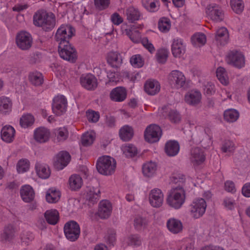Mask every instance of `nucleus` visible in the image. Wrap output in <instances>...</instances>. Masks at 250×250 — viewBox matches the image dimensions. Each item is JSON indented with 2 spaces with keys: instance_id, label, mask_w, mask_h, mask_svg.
<instances>
[{
  "instance_id": "obj_17",
  "label": "nucleus",
  "mask_w": 250,
  "mask_h": 250,
  "mask_svg": "<svg viewBox=\"0 0 250 250\" xmlns=\"http://www.w3.org/2000/svg\"><path fill=\"white\" fill-rule=\"evenodd\" d=\"M50 130L44 127H39L35 129L33 137L38 143L43 144L47 142L50 137Z\"/></svg>"
},
{
  "instance_id": "obj_63",
  "label": "nucleus",
  "mask_w": 250,
  "mask_h": 250,
  "mask_svg": "<svg viewBox=\"0 0 250 250\" xmlns=\"http://www.w3.org/2000/svg\"><path fill=\"white\" fill-rule=\"evenodd\" d=\"M204 92L205 94L208 95L213 94L215 92L214 85L210 82H208L204 85Z\"/></svg>"
},
{
  "instance_id": "obj_30",
  "label": "nucleus",
  "mask_w": 250,
  "mask_h": 250,
  "mask_svg": "<svg viewBox=\"0 0 250 250\" xmlns=\"http://www.w3.org/2000/svg\"><path fill=\"white\" fill-rule=\"evenodd\" d=\"M35 169L38 176L42 179H47L50 175L49 167L45 164L37 163L35 165Z\"/></svg>"
},
{
  "instance_id": "obj_50",
  "label": "nucleus",
  "mask_w": 250,
  "mask_h": 250,
  "mask_svg": "<svg viewBox=\"0 0 250 250\" xmlns=\"http://www.w3.org/2000/svg\"><path fill=\"white\" fill-rule=\"evenodd\" d=\"M216 76L219 81L223 84L227 85L229 83V78L225 69L219 67L216 70Z\"/></svg>"
},
{
  "instance_id": "obj_4",
  "label": "nucleus",
  "mask_w": 250,
  "mask_h": 250,
  "mask_svg": "<svg viewBox=\"0 0 250 250\" xmlns=\"http://www.w3.org/2000/svg\"><path fill=\"white\" fill-rule=\"evenodd\" d=\"M75 29L70 24H62L57 29L55 40L58 44L68 43L69 40L74 35Z\"/></svg>"
},
{
  "instance_id": "obj_22",
  "label": "nucleus",
  "mask_w": 250,
  "mask_h": 250,
  "mask_svg": "<svg viewBox=\"0 0 250 250\" xmlns=\"http://www.w3.org/2000/svg\"><path fill=\"white\" fill-rule=\"evenodd\" d=\"M71 156L69 153L66 151L60 152L56 156V161L55 166L59 169H63L69 163Z\"/></svg>"
},
{
  "instance_id": "obj_52",
  "label": "nucleus",
  "mask_w": 250,
  "mask_h": 250,
  "mask_svg": "<svg viewBox=\"0 0 250 250\" xmlns=\"http://www.w3.org/2000/svg\"><path fill=\"white\" fill-rule=\"evenodd\" d=\"M235 149L234 143L230 140H225L222 145L221 150L223 152L233 153Z\"/></svg>"
},
{
  "instance_id": "obj_46",
  "label": "nucleus",
  "mask_w": 250,
  "mask_h": 250,
  "mask_svg": "<svg viewBox=\"0 0 250 250\" xmlns=\"http://www.w3.org/2000/svg\"><path fill=\"white\" fill-rule=\"evenodd\" d=\"M148 224V221L145 218L137 216L134 220V226L137 230H141L146 228Z\"/></svg>"
},
{
  "instance_id": "obj_45",
  "label": "nucleus",
  "mask_w": 250,
  "mask_h": 250,
  "mask_svg": "<svg viewBox=\"0 0 250 250\" xmlns=\"http://www.w3.org/2000/svg\"><path fill=\"white\" fill-rule=\"evenodd\" d=\"M123 151L125 156L128 158L133 157L138 154L137 147L132 144H128L124 146Z\"/></svg>"
},
{
  "instance_id": "obj_48",
  "label": "nucleus",
  "mask_w": 250,
  "mask_h": 250,
  "mask_svg": "<svg viewBox=\"0 0 250 250\" xmlns=\"http://www.w3.org/2000/svg\"><path fill=\"white\" fill-rule=\"evenodd\" d=\"M158 0H142L144 7L150 12H155L158 10L156 3Z\"/></svg>"
},
{
  "instance_id": "obj_61",
  "label": "nucleus",
  "mask_w": 250,
  "mask_h": 250,
  "mask_svg": "<svg viewBox=\"0 0 250 250\" xmlns=\"http://www.w3.org/2000/svg\"><path fill=\"white\" fill-rule=\"evenodd\" d=\"M168 118L172 123H177L181 120L179 113L175 110H170L168 114Z\"/></svg>"
},
{
  "instance_id": "obj_16",
  "label": "nucleus",
  "mask_w": 250,
  "mask_h": 250,
  "mask_svg": "<svg viewBox=\"0 0 250 250\" xmlns=\"http://www.w3.org/2000/svg\"><path fill=\"white\" fill-rule=\"evenodd\" d=\"M205 159L206 156L202 149L196 147L191 149L190 160L194 166L202 164Z\"/></svg>"
},
{
  "instance_id": "obj_27",
  "label": "nucleus",
  "mask_w": 250,
  "mask_h": 250,
  "mask_svg": "<svg viewBox=\"0 0 250 250\" xmlns=\"http://www.w3.org/2000/svg\"><path fill=\"white\" fill-rule=\"evenodd\" d=\"M144 89L146 93L150 95H154L158 93L160 90V85L159 82L155 80H147L146 81Z\"/></svg>"
},
{
  "instance_id": "obj_40",
  "label": "nucleus",
  "mask_w": 250,
  "mask_h": 250,
  "mask_svg": "<svg viewBox=\"0 0 250 250\" xmlns=\"http://www.w3.org/2000/svg\"><path fill=\"white\" fill-rule=\"evenodd\" d=\"M61 193L59 190L54 188H50L46 194V200L49 203H54L59 201Z\"/></svg>"
},
{
  "instance_id": "obj_9",
  "label": "nucleus",
  "mask_w": 250,
  "mask_h": 250,
  "mask_svg": "<svg viewBox=\"0 0 250 250\" xmlns=\"http://www.w3.org/2000/svg\"><path fill=\"white\" fill-rule=\"evenodd\" d=\"M63 229L66 238L69 241H75L79 237L80 228L76 221H70L67 222L64 225Z\"/></svg>"
},
{
  "instance_id": "obj_29",
  "label": "nucleus",
  "mask_w": 250,
  "mask_h": 250,
  "mask_svg": "<svg viewBox=\"0 0 250 250\" xmlns=\"http://www.w3.org/2000/svg\"><path fill=\"white\" fill-rule=\"evenodd\" d=\"M15 133V130L12 126L5 125L1 130V138L4 142L11 143L14 140Z\"/></svg>"
},
{
  "instance_id": "obj_42",
  "label": "nucleus",
  "mask_w": 250,
  "mask_h": 250,
  "mask_svg": "<svg viewBox=\"0 0 250 250\" xmlns=\"http://www.w3.org/2000/svg\"><path fill=\"white\" fill-rule=\"evenodd\" d=\"M159 30L163 33L168 32L171 28V21L169 19L166 17L161 18L158 23Z\"/></svg>"
},
{
  "instance_id": "obj_2",
  "label": "nucleus",
  "mask_w": 250,
  "mask_h": 250,
  "mask_svg": "<svg viewBox=\"0 0 250 250\" xmlns=\"http://www.w3.org/2000/svg\"><path fill=\"white\" fill-rule=\"evenodd\" d=\"M116 162L109 156H103L99 157L96 163V168L99 173L105 176L113 174L116 169Z\"/></svg>"
},
{
  "instance_id": "obj_24",
  "label": "nucleus",
  "mask_w": 250,
  "mask_h": 250,
  "mask_svg": "<svg viewBox=\"0 0 250 250\" xmlns=\"http://www.w3.org/2000/svg\"><path fill=\"white\" fill-rule=\"evenodd\" d=\"M16 229L12 225L6 226L0 235V241L2 243L11 242L15 236Z\"/></svg>"
},
{
  "instance_id": "obj_7",
  "label": "nucleus",
  "mask_w": 250,
  "mask_h": 250,
  "mask_svg": "<svg viewBox=\"0 0 250 250\" xmlns=\"http://www.w3.org/2000/svg\"><path fill=\"white\" fill-rule=\"evenodd\" d=\"M17 46L22 50H29L33 44L31 35L25 31H21L17 33L16 37Z\"/></svg>"
},
{
  "instance_id": "obj_28",
  "label": "nucleus",
  "mask_w": 250,
  "mask_h": 250,
  "mask_svg": "<svg viewBox=\"0 0 250 250\" xmlns=\"http://www.w3.org/2000/svg\"><path fill=\"white\" fill-rule=\"evenodd\" d=\"M20 194L23 201L26 203L32 201L35 197L34 191L29 185L22 186L20 190Z\"/></svg>"
},
{
  "instance_id": "obj_25",
  "label": "nucleus",
  "mask_w": 250,
  "mask_h": 250,
  "mask_svg": "<svg viewBox=\"0 0 250 250\" xmlns=\"http://www.w3.org/2000/svg\"><path fill=\"white\" fill-rule=\"evenodd\" d=\"M125 15L129 23H134L142 17V13L139 10L133 6H129L126 8L125 11Z\"/></svg>"
},
{
  "instance_id": "obj_38",
  "label": "nucleus",
  "mask_w": 250,
  "mask_h": 250,
  "mask_svg": "<svg viewBox=\"0 0 250 250\" xmlns=\"http://www.w3.org/2000/svg\"><path fill=\"white\" fill-rule=\"evenodd\" d=\"M157 169V164L155 162H149L144 164L142 170L145 176L150 177L154 175Z\"/></svg>"
},
{
  "instance_id": "obj_10",
  "label": "nucleus",
  "mask_w": 250,
  "mask_h": 250,
  "mask_svg": "<svg viewBox=\"0 0 250 250\" xmlns=\"http://www.w3.org/2000/svg\"><path fill=\"white\" fill-rule=\"evenodd\" d=\"M162 134V131L160 127L155 124H152L146 128L144 136L146 141L154 143L160 140Z\"/></svg>"
},
{
  "instance_id": "obj_13",
  "label": "nucleus",
  "mask_w": 250,
  "mask_h": 250,
  "mask_svg": "<svg viewBox=\"0 0 250 250\" xmlns=\"http://www.w3.org/2000/svg\"><path fill=\"white\" fill-rule=\"evenodd\" d=\"M80 81L81 85L87 90H94L98 86L97 78L91 74L82 75Z\"/></svg>"
},
{
  "instance_id": "obj_5",
  "label": "nucleus",
  "mask_w": 250,
  "mask_h": 250,
  "mask_svg": "<svg viewBox=\"0 0 250 250\" xmlns=\"http://www.w3.org/2000/svg\"><path fill=\"white\" fill-rule=\"evenodd\" d=\"M207 206L204 199L198 198L194 199L189 206L190 213L192 217L194 219L201 217L205 213Z\"/></svg>"
},
{
  "instance_id": "obj_8",
  "label": "nucleus",
  "mask_w": 250,
  "mask_h": 250,
  "mask_svg": "<svg viewBox=\"0 0 250 250\" xmlns=\"http://www.w3.org/2000/svg\"><path fill=\"white\" fill-rule=\"evenodd\" d=\"M228 63L238 68H241L245 65V59L243 53L237 50H231L226 56Z\"/></svg>"
},
{
  "instance_id": "obj_53",
  "label": "nucleus",
  "mask_w": 250,
  "mask_h": 250,
  "mask_svg": "<svg viewBox=\"0 0 250 250\" xmlns=\"http://www.w3.org/2000/svg\"><path fill=\"white\" fill-rule=\"evenodd\" d=\"M131 64L134 67H142L144 64L142 57L140 54L133 55L130 59Z\"/></svg>"
},
{
  "instance_id": "obj_34",
  "label": "nucleus",
  "mask_w": 250,
  "mask_h": 250,
  "mask_svg": "<svg viewBox=\"0 0 250 250\" xmlns=\"http://www.w3.org/2000/svg\"><path fill=\"white\" fill-rule=\"evenodd\" d=\"M134 135L133 128L128 125H125L122 127L119 130V136L123 141H129Z\"/></svg>"
},
{
  "instance_id": "obj_23",
  "label": "nucleus",
  "mask_w": 250,
  "mask_h": 250,
  "mask_svg": "<svg viewBox=\"0 0 250 250\" xmlns=\"http://www.w3.org/2000/svg\"><path fill=\"white\" fill-rule=\"evenodd\" d=\"M100 191L98 188L88 187L84 193V198L89 204H94L98 202L100 197Z\"/></svg>"
},
{
  "instance_id": "obj_14",
  "label": "nucleus",
  "mask_w": 250,
  "mask_h": 250,
  "mask_svg": "<svg viewBox=\"0 0 250 250\" xmlns=\"http://www.w3.org/2000/svg\"><path fill=\"white\" fill-rule=\"evenodd\" d=\"M168 79L171 84L178 89L184 87L186 83L185 76L179 70H172L169 74Z\"/></svg>"
},
{
  "instance_id": "obj_41",
  "label": "nucleus",
  "mask_w": 250,
  "mask_h": 250,
  "mask_svg": "<svg viewBox=\"0 0 250 250\" xmlns=\"http://www.w3.org/2000/svg\"><path fill=\"white\" fill-rule=\"evenodd\" d=\"M239 116V112L233 109L226 110L224 113V120L229 123L235 122L238 119Z\"/></svg>"
},
{
  "instance_id": "obj_32",
  "label": "nucleus",
  "mask_w": 250,
  "mask_h": 250,
  "mask_svg": "<svg viewBox=\"0 0 250 250\" xmlns=\"http://www.w3.org/2000/svg\"><path fill=\"white\" fill-rule=\"evenodd\" d=\"M179 149L180 146L177 141H169L165 145V152L169 156L176 155L178 153Z\"/></svg>"
},
{
  "instance_id": "obj_64",
  "label": "nucleus",
  "mask_w": 250,
  "mask_h": 250,
  "mask_svg": "<svg viewBox=\"0 0 250 250\" xmlns=\"http://www.w3.org/2000/svg\"><path fill=\"white\" fill-rule=\"evenodd\" d=\"M107 77L109 81L110 82H114L117 83L120 80V76L118 72L109 71L107 73Z\"/></svg>"
},
{
  "instance_id": "obj_54",
  "label": "nucleus",
  "mask_w": 250,
  "mask_h": 250,
  "mask_svg": "<svg viewBox=\"0 0 250 250\" xmlns=\"http://www.w3.org/2000/svg\"><path fill=\"white\" fill-rule=\"evenodd\" d=\"M94 140V135L92 133H84L82 137V144L84 146H87L92 145Z\"/></svg>"
},
{
  "instance_id": "obj_20",
  "label": "nucleus",
  "mask_w": 250,
  "mask_h": 250,
  "mask_svg": "<svg viewBox=\"0 0 250 250\" xmlns=\"http://www.w3.org/2000/svg\"><path fill=\"white\" fill-rule=\"evenodd\" d=\"M106 61L112 67L118 68L123 63V57L117 51H110L107 55Z\"/></svg>"
},
{
  "instance_id": "obj_36",
  "label": "nucleus",
  "mask_w": 250,
  "mask_h": 250,
  "mask_svg": "<svg viewBox=\"0 0 250 250\" xmlns=\"http://www.w3.org/2000/svg\"><path fill=\"white\" fill-rule=\"evenodd\" d=\"M12 103L9 98L2 96L0 98V112L6 114L12 110Z\"/></svg>"
},
{
  "instance_id": "obj_3",
  "label": "nucleus",
  "mask_w": 250,
  "mask_h": 250,
  "mask_svg": "<svg viewBox=\"0 0 250 250\" xmlns=\"http://www.w3.org/2000/svg\"><path fill=\"white\" fill-rule=\"evenodd\" d=\"M185 191L181 186L172 188L167 198V204L175 209L180 208L185 201Z\"/></svg>"
},
{
  "instance_id": "obj_35",
  "label": "nucleus",
  "mask_w": 250,
  "mask_h": 250,
  "mask_svg": "<svg viewBox=\"0 0 250 250\" xmlns=\"http://www.w3.org/2000/svg\"><path fill=\"white\" fill-rule=\"evenodd\" d=\"M167 226L168 229L173 233H178L180 232L183 229L182 222L180 220L175 218L168 219L167 223Z\"/></svg>"
},
{
  "instance_id": "obj_62",
  "label": "nucleus",
  "mask_w": 250,
  "mask_h": 250,
  "mask_svg": "<svg viewBox=\"0 0 250 250\" xmlns=\"http://www.w3.org/2000/svg\"><path fill=\"white\" fill-rule=\"evenodd\" d=\"M141 43L143 46L151 54H153L155 52V48L154 46L147 38L142 39L141 40Z\"/></svg>"
},
{
  "instance_id": "obj_37",
  "label": "nucleus",
  "mask_w": 250,
  "mask_h": 250,
  "mask_svg": "<svg viewBox=\"0 0 250 250\" xmlns=\"http://www.w3.org/2000/svg\"><path fill=\"white\" fill-rule=\"evenodd\" d=\"M44 217L48 224L54 225L59 221V214L56 209L48 210L44 213Z\"/></svg>"
},
{
  "instance_id": "obj_6",
  "label": "nucleus",
  "mask_w": 250,
  "mask_h": 250,
  "mask_svg": "<svg viewBox=\"0 0 250 250\" xmlns=\"http://www.w3.org/2000/svg\"><path fill=\"white\" fill-rule=\"evenodd\" d=\"M58 52L60 57L63 60L74 62L77 59V52L69 42L58 44Z\"/></svg>"
},
{
  "instance_id": "obj_1",
  "label": "nucleus",
  "mask_w": 250,
  "mask_h": 250,
  "mask_svg": "<svg viewBox=\"0 0 250 250\" xmlns=\"http://www.w3.org/2000/svg\"><path fill=\"white\" fill-rule=\"evenodd\" d=\"M33 23L36 26L42 27L45 31H49L55 26L56 18L52 13L39 10L34 14Z\"/></svg>"
},
{
  "instance_id": "obj_11",
  "label": "nucleus",
  "mask_w": 250,
  "mask_h": 250,
  "mask_svg": "<svg viewBox=\"0 0 250 250\" xmlns=\"http://www.w3.org/2000/svg\"><path fill=\"white\" fill-rule=\"evenodd\" d=\"M67 102L63 95H58L54 98L52 104L53 112L58 116H60L65 112Z\"/></svg>"
},
{
  "instance_id": "obj_19",
  "label": "nucleus",
  "mask_w": 250,
  "mask_h": 250,
  "mask_svg": "<svg viewBox=\"0 0 250 250\" xmlns=\"http://www.w3.org/2000/svg\"><path fill=\"white\" fill-rule=\"evenodd\" d=\"M112 205L108 200H102L100 202L98 212V216L102 219H107L111 215Z\"/></svg>"
},
{
  "instance_id": "obj_49",
  "label": "nucleus",
  "mask_w": 250,
  "mask_h": 250,
  "mask_svg": "<svg viewBox=\"0 0 250 250\" xmlns=\"http://www.w3.org/2000/svg\"><path fill=\"white\" fill-rule=\"evenodd\" d=\"M30 167V162L26 159L20 160L17 164V170L18 173H22L27 171Z\"/></svg>"
},
{
  "instance_id": "obj_39",
  "label": "nucleus",
  "mask_w": 250,
  "mask_h": 250,
  "mask_svg": "<svg viewBox=\"0 0 250 250\" xmlns=\"http://www.w3.org/2000/svg\"><path fill=\"white\" fill-rule=\"evenodd\" d=\"M28 79L29 82L35 86L41 85L43 83V77L42 74L36 71L29 73Z\"/></svg>"
},
{
  "instance_id": "obj_44",
  "label": "nucleus",
  "mask_w": 250,
  "mask_h": 250,
  "mask_svg": "<svg viewBox=\"0 0 250 250\" xmlns=\"http://www.w3.org/2000/svg\"><path fill=\"white\" fill-rule=\"evenodd\" d=\"M191 42L194 46H200L204 45L206 42V37L203 33L195 34L191 37Z\"/></svg>"
},
{
  "instance_id": "obj_15",
  "label": "nucleus",
  "mask_w": 250,
  "mask_h": 250,
  "mask_svg": "<svg viewBox=\"0 0 250 250\" xmlns=\"http://www.w3.org/2000/svg\"><path fill=\"white\" fill-rule=\"evenodd\" d=\"M148 198L151 206L154 208H159L163 205L164 194L161 189L155 188L150 191Z\"/></svg>"
},
{
  "instance_id": "obj_55",
  "label": "nucleus",
  "mask_w": 250,
  "mask_h": 250,
  "mask_svg": "<svg viewBox=\"0 0 250 250\" xmlns=\"http://www.w3.org/2000/svg\"><path fill=\"white\" fill-rule=\"evenodd\" d=\"M58 142L64 141L68 137V131L65 128H60L55 133Z\"/></svg>"
},
{
  "instance_id": "obj_56",
  "label": "nucleus",
  "mask_w": 250,
  "mask_h": 250,
  "mask_svg": "<svg viewBox=\"0 0 250 250\" xmlns=\"http://www.w3.org/2000/svg\"><path fill=\"white\" fill-rule=\"evenodd\" d=\"M21 240L22 243L28 245L34 239V235L30 231L24 232L21 234Z\"/></svg>"
},
{
  "instance_id": "obj_33",
  "label": "nucleus",
  "mask_w": 250,
  "mask_h": 250,
  "mask_svg": "<svg viewBox=\"0 0 250 250\" xmlns=\"http://www.w3.org/2000/svg\"><path fill=\"white\" fill-rule=\"evenodd\" d=\"M69 188L71 190H78L83 185V181L82 177L78 174H73L69 178Z\"/></svg>"
},
{
  "instance_id": "obj_26",
  "label": "nucleus",
  "mask_w": 250,
  "mask_h": 250,
  "mask_svg": "<svg viewBox=\"0 0 250 250\" xmlns=\"http://www.w3.org/2000/svg\"><path fill=\"white\" fill-rule=\"evenodd\" d=\"M171 51L174 57H180L185 53V46L180 39H175L171 45Z\"/></svg>"
},
{
  "instance_id": "obj_58",
  "label": "nucleus",
  "mask_w": 250,
  "mask_h": 250,
  "mask_svg": "<svg viewBox=\"0 0 250 250\" xmlns=\"http://www.w3.org/2000/svg\"><path fill=\"white\" fill-rule=\"evenodd\" d=\"M127 34L133 42L137 43L141 42V34L138 31H127Z\"/></svg>"
},
{
  "instance_id": "obj_31",
  "label": "nucleus",
  "mask_w": 250,
  "mask_h": 250,
  "mask_svg": "<svg viewBox=\"0 0 250 250\" xmlns=\"http://www.w3.org/2000/svg\"><path fill=\"white\" fill-rule=\"evenodd\" d=\"M229 40V33L225 27H221L216 32L215 40L217 43L220 45L226 44Z\"/></svg>"
},
{
  "instance_id": "obj_47",
  "label": "nucleus",
  "mask_w": 250,
  "mask_h": 250,
  "mask_svg": "<svg viewBox=\"0 0 250 250\" xmlns=\"http://www.w3.org/2000/svg\"><path fill=\"white\" fill-rule=\"evenodd\" d=\"M230 6L236 14H241L244 9V3L242 0H230Z\"/></svg>"
},
{
  "instance_id": "obj_21",
  "label": "nucleus",
  "mask_w": 250,
  "mask_h": 250,
  "mask_svg": "<svg viewBox=\"0 0 250 250\" xmlns=\"http://www.w3.org/2000/svg\"><path fill=\"white\" fill-rule=\"evenodd\" d=\"M202 99V94L198 90H190L185 96V101L188 104L195 106L199 104Z\"/></svg>"
},
{
  "instance_id": "obj_12",
  "label": "nucleus",
  "mask_w": 250,
  "mask_h": 250,
  "mask_svg": "<svg viewBox=\"0 0 250 250\" xmlns=\"http://www.w3.org/2000/svg\"><path fill=\"white\" fill-rule=\"evenodd\" d=\"M206 14L208 18L215 22L221 21L224 18L221 8L216 4L208 5L206 8Z\"/></svg>"
},
{
  "instance_id": "obj_59",
  "label": "nucleus",
  "mask_w": 250,
  "mask_h": 250,
  "mask_svg": "<svg viewBox=\"0 0 250 250\" xmlns=\"http://www.w3.org/2000/svg\"><path fill=\"white\" fill-rule=\"evenodd\" d=\"M110 3V0H94L96 8L99 10H103L107 8Z\"/></svg>"
},
{
  "instance_id": "obj_43",
  "label": "nucleus",
  "mask_w": 250,
  "mask_h": 250,
  "mask_svg": "<svg viewBox=\"0 0 250 250\" xmlns=\"http://www.w3.org/2000/svg\"><path fill=\"white\" fill-rule=\"evenodd\" d=\"M34 123V118L30 114L23 115L20 120V124L21 126L24 128H28L32 126Z\"/></svg>"
},
{
  "instance_id": "obj_18",
  "label": "nucleus",
  "mask_w": 250,
  "mask_h": 250,
  "mask_svg": "<svg viewBox=\"0 0 250 250\" xmlns=\"http://www.w3.org/2000/svg\"><path fill=\"white\" fill-rule=\"evenodd\" d=\"M109 96L110 99L114 102H123L127 97L126 89L122 86L115 87L111 91Z\"/></svg>"
},
{
  "instance_id": "obj_57",
  "label": "nucleus",
  "mask_w": 250,
  "mask_h": 250,
  "mask_svg": "<svg viewBox=\"0 0 250 250\" xmlns=\"http://www.w3.org/2000/svg\"><path fill=\"white\" fill-rule=\"evenodd\" d=\"M86 116L88 121L92 123L97 122L100 118L99 113L93 110L87 111L86 112Z\"/></svg>"
},
{
  "instance_id": "obj_51",
  "label": "nucleus",
  "mask_w": 250,
  "mask_h": 250,
  "mask_svg": "<svg viewBox=\"0 0 250 250\" xmlns=\"http://www.w3.org/2000/svg\"><path fill=\"white\" fill-rule=\"evenodd\" d=\"M168 55L167 49L160 48L157 51L156 58L157 62L160 63H164L166 62Z\"/></svg>"
},
{
  "instance_id": "obj_60",
  "label": "nucleus",
  "mask_w": 250,
  "mask_h": 250,
  "mask_svg": "<svg viewBox=\"0 0 250 250\" xmlns=\"http://www.w3.org/2000/svg\"><path fill=\"white\" fill-rule=\"evenodd\" d=\"M127 242L129 245L138 246L141 244L142 242L139 235L134 234L128 237Z\"/></svg>"
}]
</instances>
